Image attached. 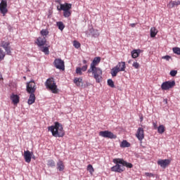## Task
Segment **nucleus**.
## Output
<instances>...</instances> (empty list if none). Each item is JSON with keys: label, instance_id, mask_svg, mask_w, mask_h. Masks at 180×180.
I'll use <instances>...</instances> for the list:
<instances>
[{"label": "nucleus", "instance_id": "35", "mask_svg": "<svg viewBox=\"0 0 180 180\" xmlns=\"http://www.w3.org/2000/svg\"><path fill=\"white\" fill-rule=\"evenodd\" d=\"M173 53L174 54H177V56H180V48L179 47H174L172 49Z\"/></svg>", "mask_w": 180, "mask_h": 180}, {"label": "nucleus", "instance_id": "21", "mask_svg": "<svg viewBox=\"0 0 180 180\" xmlns=\"http://www.w3.org/2000/svg\"><path fill=\"white\" fill-rule=\"evenodd\" d=\"M179 5H180V1H170L167 6L168 8H169L170 9H172V8H175V6H178Z\"/></svg>", "mask_w": 180, "mask_h": 180}, {"label": "nucleus", "instance_id": "25", "mask_svg": "<svg viewBox=\"0 0 180 180\" xmlns=\"http://www.w3.org/2000/svg\"><path fill=\"white\" fill-rule=\"evenodd\" d=\"M40 51H42V53H44V54H46V56H49V54H50V51L49 50V47L45 46H41V48H39Z\"/></svg>", "mask_w": 180, "mask_h": 180}, {"label": "nucleus", "instance_id": "30", "mask_svg": "<svg viewBox=\"0 0 180 180\" xmlns=\"http://www.w3.org/2000/svg\"><path fill=\"white\" fill-rule=\"evenodd\" d=\"M87 171L90 172L91 175H92L94 172H95V169H94V167L92 166V165H87Z\"/></svg>", "mask_w": 180, "mask_h": 180}, {"label": "nucleus", "instance_id": "26", "mask_svg": "<svg viewBox=\"0 0 180 180\" xmlns=\"http://www.w3.org/2000/svg\"><path fill=\"white\" fill-rule=\"evenodd\" d=\"M150 32V37H154L155 36H157V33H158V30H157L155 27H151Z\"/></svg>", "mask_w": 180, "mask_h": 180}, {"label": "nucleus", "instance_id": "46", "mask_svg": "<svg viewBox=\"0 0 180 180\" xmlns=\"http://www.w3.org/2000/svg\"><path fill=\"white\" fill-rule=\"evenodd\" d=\"M153 128L155 129V130H156V129H158V127L157 126V122H153Z\"/></svg>", "mask_w": 180, "mask_h": 180}, {"label": "nucleus", "instance_id": "12", "mask_svg": "<svg viewBox=\"0 0 180 180\" xmlns=\"http://www.w3.org/2000/svg\"><path fill=\"white\" fill-rule=\"evenodd\" d=\"M32 154H33V153H31L30 150L24 151L25 161V162H27V164H30V162L32 161Z\"/></svg>", "mask_w": 180, "mask_h": 180}, {"label": "nucleus", "instance_id": "41", "mask_svg": "<svg viewBox=\"0 0 180 180\" xmlns=\"http://www.w3.org/2000/svg\"><path fill=\"white\" fill-rule=\"evenodd\" d=\"M76 74H78L79 75H82V70L81 68H76Z\"/></svg>", "mask_w": 180, "mask_h": 180}, {"label": "nucleus", "instance_id": "49", "mask_svg": "<svg viewBox=\"0 0 180 180\" xmlns=\"http://www.w3.org/2000/svg\"><path fill=\"white\" fill-rule=\"evenodd\" d=\"M86 63H88V61H86V60H83V64H86Z\"/></svg>", "mask_w": 180, "mask_h": 180}, {"label": "nucleus", "instance_id": "52", "mask_svg": "<svg viewBox=\"0 0 180 180\" xmlns=\"http://www.w3.org/2000/svg\"><path fill=\"white\" fill-rule=\"evenodd\" d=\"M143 1H147V0H143Z\"/></svg>", "mask_w": 180, "mask_h": 180}, {"label": "nucleus", "instance_id": "8", "mask_svg": "<svg viewBox=\"0 0 180 180\" xmlns=\"http://www.w3.org/2000/svg\"><path fill=\"white\" fill-rule=\"evenodd\" d=\"M8 1L6 0H1L0 3V12L3 16H5L8 13Z\"/></svg>", "mask_w": 180, "mask_h": 180}, {"label": "nucleus", "instance_id": "31", "mask_svg": "<svg viewBox=\"0 0 180 180\" xmlns=\"http://www.w3.org/2000/svg\"><path fill=\"white\" fill-rule=\"evenodd\" d=\"M47 166L53 168V167H56V162H54V160H48Z\"/></svg>", "mask_w": 180, "mask_h": 180}, {"label": "nucleus", "instance_id": "45", "mask_svg": "<svg viewBox=\"0 0 180 180\" xmlns=\"http://www.w3.org/2000/svg\"><path fill=\"white\" fill-rule=\"evenodd\" d=\"M145 175H146V176H148L149 178L154 176V174L153 173H148V172H146Z\"/></svg>", "mask_w": 180, "mask_h": 180}, {"label": "nucleus", "instance_id": "40", "mask_svg": "<svg viewBox=\"0 0 180 180\" xmlns=\"http://www.w3.org/2000/svg\"><path fill=\"white\" fill-rule=\"evenodd\" d=\"M132 66L136 68V70H138V68H140V64L137 62H134L132 64Z\"/></svg>", "mask_w": 180, "mask_h": 180}, {"label": "nucleus", "instance_id": "24", "mask_svg": "<svg viewBox=\"0 0 180 180\" xmlns=\"http://www.w3.org/2000/svg\"><path fill=\"white\" fill-rule=\"evenodd\" d=\"M125 160L120 158L113 159L114 164H119L120 165H124Z\"/></svg>", "mask_w": 180, "mask_h": 180}, {"label": "nucleus", "instance_id": "33", "mask_svg": "<svg viewBox=\"0 0 180 180\" xmlns=\"http://www.w3.org/2000/svg\"><path fill=\"white\" fill-rule=\"evenodd\" d=\"M108 85L110 86V88H115V83L112 79H108L107 81Z\"/></svg>", "mask_w": 180, "mask_h": 180}, {"label": "nucleus", "instance_id": "36", "mask_svg": "<svg viewBox=\"0 0 180 180\" xmlns=\"http://www.w3.org/2000/svg\"><path fill=\"white\" fill-rule=\"evenodd\" d=\"M5 58V52H4V50L0 49V61H2Z\"/></svg>", "mask_w": 180, "mask_h": 180}, {"label": "nucleus", "instance_id": "42", "mask_svg": "<svg viewBox=\"0 0 180 180\" xmlns=\"http://www.w3.org/2000/svg\"><path fill=\"white\" fill-rule=\"evenodd\" d=\"M176 74H178V71L177 70H171L170 71L171 77H175L176 75Z\"/></svg>", "mask_w": 180, "mask_h": 180}, {"label": "nucleus", "instance_id": "51", "mask_svg": "<svg viewBox=\"0 0 180 180\" xmlns=\"http://www.w3.org/2000/svg\"><path fill=\"white\" fill-rule=\"evenodd\" d=\"M56 2H60V0L56 1Z\"/></svg>", "mask_w": 180, "mask_h": 180}, {"label": "nucleus", "instance_id": "43", "mask_svg": "<svg viewBox=\"0 0 180 180\" xmlns=\"http://www.w3.org/2000/svg\"><path fill=\"white\" fill-rule=\"evenodd\" d=\"M162 58L163 60H166V61H169V60H171V56L167 55V56H162Z\"/></svg>", "mask_w": 180, "mask_h": 180}, {"label": "nucleus", "instance_id": "18", "mask_svg": "<svg viewBox=\"0 0 180 180\" xmlns=\"http://www.w3.org/2000/svg\"><path fill=\"white\" fill-rule=\"evenodd\" d=\"M65 168V166H64V162L62 160H58L56 163V169L58 171H60V172H63L64 169Z\"/></svg>", "mask_w": 180, "mask_h": 180}, {"label": "nucleus", "instance_id": "48", "mask_svg": "<svg viewBox=\"0 0 180 180\" xmlns=\"http://www.w3.org/2000/svg\"><path fill=\"white\" fill-rule=\"evenodd\" d=\"M89 85H91V83L86 82V84H84V87L85 86H89Z\"/></svg>", "mask_w": 180, "mask_h": 180}, {"label": "nucleus", "instance_id": "13", "mask_svg": "<svg viewBox=\"0 0 180 180\" xmlns=\"http://www.w3.org/2000/svg\"><path fill=\"white\" fill-rule=\"evenodd\" d=\"M46 43H47V39H46V37H39L37 39L36 44L39 47H43V46H45Z\"/></svg>", "mask_w": 180, "mask_h": 180}, {"label": "nucleus", "instance_id": "38", "mask_svg": "<svg viewBox=\"0 0 180 180\" xmlns=\"http://www.w3.org/2000/svg\"><path fill=\"white\" fill-rule=\"evenodd\" d=\"M73 46L75 49H79V47H81V44L78 42V41H74Z\"/></svg>", "mask_w": 180, "mask_h": 180}, {"label": "nucleus", "instance_id": "5", "mask_svg": "<svg viewBox=\"0 0 180 180\" xmlns=\"http://www.w3.org/2000/svg\"><path fill=\"white\" fill-rule=\"evenodd\" d=\"M174 86H175V81H167L162 84L161 89L162 91H168V89H171Z\"/></svg>", "mask_w": 180, "mask_h": 180}, {"label": "nucleus", "instance_id": "3", "mask_svg": "<svg viewBox=\"0 0 180 180\" xmlns=\"http://www.w3.org/2000/svg\"><path fill=\"white\" fill-rule=\"evenodd\" d=\"M45 86L46 89H49L52 94H58V88L57 87V84L56 83V80L54 78H49L45 82Z\"/></svg>", "mask_w": 180, "mask_h": 180}, {"label": "nucleus", "instance_id": "27", "mask_svg": "<svg viewBox=\"0 0 180 180\" xmlns=\"http://www.w3.org/2000/svg\"><path fill=\"white\" fill-rule=\"evenodd\" d=\"M117 72H120L115 66L112 68L110 73H111L112 77H116V75H117Z\"/></svg>", "mask_w": 180, "mask_h": 180}, {"label": "nucleus", "instance_id": "29", "mask_svg": "<svg viewBox=\"0 0 180 180\" xmlns=\"http://www.w3.org/2000/svg\"><path fill=\"white\" fill-rule=\"evenodd\" d=\"M56 25L59 29V30H64V27H65V25H64V23L63 22H57Z\"/></svg>", "mask_w": 180, "mask_h": 180}, {"label": "nucleus", "instance_id": "20", "mask_svg": "<svg viewBox=\"0 0 180 180\" xmlns=\"http://www.w3.org/2000/svg\"><path fill=\"white\" fill-rule=\"evenodd\" d=\"M11 100L14 105H18V103L19 102V96L13 94L11 96Z\"/></svg>", "mask_w": 180, "mask_h": 180}, {"label": "nucleus", "instance_id": "37", "mask_svg": "<svg viewBox=\"0 0 180 180\" xmlns=\"http://www.w3.org/2000/svg\"><path fill=\"white\" fill-rule=\"evenodd\" d=\"M123 167H127V168H133V164L127 162V161H125L124 162Z\"/></svg>", "mask_w": 180, "mask_h": 180}, {"label": "nucleus", "instance_id": "14", "mask_svg": "<svg viewBox=\"0 0 180 180\" xmlns=\"http://www.w3.org/2000/svg\"><path fill=\"white\" fill-rule=\"evenodd\" d=\"M136 136L139 141H142L144 139V129L143 128H139Z\"/></svg>", "mask_w": 180, "mask_h": 180}, {"label": "nucleus", "instance_id": "15", "mask_svg": "<svg viewBox=\"0 0 180 180\" xmlns=\"http://www.w3.org/2000/svg\"><path fill=\"white\" fill-rule=\"evenodd\" d=\"M71 8H72V4L65 3L64 4H60V8H58V7L57 8H58V11H70V9H71Z\"/></svg>", "mask_w": 180, "mask_h": 180}, {"label": "nucleus", "instance_id": "39", "mask_svg": "<svg viewBox=\"0 0 180 180\" xmlns=\"http://www.w3.org/2000/svg\"><path fill=\"white\" fill-rule=\"evenodd\" d=\"M40 34H41V36L44 37V36H49V30H42L40 32Z\"/></svg>", "mask_w": 180, "mask_h": 180}, {"label": "nucleus", "instance_id": "23", "mask_svg": "<svg viewBox=\"0 0 180 180\" xmlns=\"http://www.w3.org/2000/svg\"><path fill=\"white\" fill-rule=\"evenodd\" d=\"M120 147H121L122 148H129L130 147V143H129L126 140H123L120 145Z\"/></svg>", "mask_w": 180, "mask_h": 180}, {"label": "nucleus", "instance_id": "16", "mask_svg": "<svg viewBox=\"0 0 180 180\" xmlns=\"http://www.w3.org/2000/svg\"><path fill=\"white\" fill-rule=\"evenodd\" d=\"M115 68H117L120 72L121 71H124V70H126V63L124 62L118 63L117 65L115 66Z\"/></svg>", "mask_w": 180, "mask_h": 180}, {"label": "nucleus", "instance_id": "1", "mask_svg": "<svg viewBox=\"0 0 180 180\" xmlns=\"http://www.w3.org/2000/svg\"><path fill=\"white\" fill-rule=\"evenodd\" d=\"M100 63L101 57L94 58L90 65V68L88 70L89 73L92 72L96 82H101V79H102V70L100 68L96 67Z\"/></svg>", "mask_w": 180, "mask_h": 180}, {"label": "nucleus", "instance_id": "22", "mask_svg": "<svg viewBox=\"0 0 180 180\" xmlns=\"http://www.w3.org/2000/svg\"><path fill=\"white\" fill-rule=\"evenodd\" d=\"M73 82L77 86H82V78L81 77H75Z\"/></svg>", "mask_w": 180, "mask_h": 180}, {"label": "nucleus", "instance_id": "9", "mask_svg": "<svg viewBox=\"0 0 180 180\" xmlns=\"http://www.w3.org/2000/svg\"><path fill=\"white\" fill-rule=\"evenodd\" d=\"M158 165H160L161 168H163V169H165L168 165L171 164V160L169 159H160L157 162Z\"/></svg>", "mask_w": 180, "mask_h": 180}, {"label": "nucleus", "instance_id": "19", "mask_svg": "<svg viewBox=\"0 0 180 180\" xmlns=\"http://www.w3.org/2000/svg\"><path fill=\"white\" fill-rule=\"evenodd\" d=\"M140 53H141V49L133 50L131 52L132 58H137V57H139V56H140Z\"/></svg>", "mask_w": 180, "mask_h": 180}, {"label": "nucleus", "instance_id": "34", "mask_svg": "<svg viewBox=\"0 0 180 180\" xmlns=\"http://www.w3.org/2000/svg\"><path fill=\"white\" fill-rule=\"evenodd\" d=\"M63 16L65 18H70L71 16V11H64Z\"/></svg>", "mask_w": 180, "mask_h": 180}, {"label": "nucleus", "instance_id": "4", "mask_svg": "<svg viewBox=\"0 0 180 180\" xmlns=\"http://www.w3.org/2000/svg\"><path fill=\"white\" fill-rule=\"evenodd\" d=\"M36 89H37V86H36V82H34V80L32 79L31 81L27 82L26 91L27 94H34L36 92Z\"/></svg>", "mask_w": 180, "mask_h": 180}, {"label": "nucleus", "instance_id": "11", "mask_svg": "<svg viewBox=\"0 0 180 180\" xmlns=\"http://www.w3.org/2000/svg\"><path fill=\"white\" fill-rule=\"evenodd\" d=\"M111 171H112V172H119L120 174H122V172L124 171V167L122 165L116 164L111 167Z\"/></svg>", "mask_w": 180, "mask_h": 180}, {"label": "nucleus", "instance_id": "6", "mask_svg": "<svg viewBox=\"0 0 180 180\" xmlns=\"http://www.w3.org/2000/svg\"><path fill=\"white\" fill-rule=\"evenodd\" d=\"M99 136L101 137H104L105 139H117V136L113 134V132L110 131H101L99 132Z\"/></svg>", "mask_w": 180, "mask_h": 180}, {"label": "nucleus", "instance_id": "28", "mask_svg": "<svg viewBox=\"0 0 180 180\" xmlns=\"http://www.w3.org/2000/svg\"><path fill=\"white\" fill-rule=\"evenodd\" d=\"M157 129H158V133H159V134H162L164 131H165V127L161 124L157 128Z\"/></svg>", "mask_w": 180, "mask_h": 180}, {"label": "nucleus", "instance_id": "17", "mask_svg": "<svg viewBox=\"0 0 180 180\" xmlns=\"http://www.w3.org/2000/svg\"><path fill=\"white\" fill-rule=\"evenodd\" d=\"M36 101V96L34 95V93H30V96L27 101L28 105H33L34 102Z\"/></svg>", "mask_w": 180, "mask_h": 180}, {"label": "nucleus", "instance_id": "44", "mask_svg": "<svg viewBox=\"0 0 180 180\" xmlns=\"http://www.w3.org/2000/svg\"><path fill=\"white\" fill-rule=\"evenodd\" d=\"M82 71L85 72L88 70V65H85L81 68Z\"/></svg>", "mask_w": 180, "mask_h": 180}, {"label": "nucleus", "instance_id": "32", "mask_svg": "<svg viewBox=\"0 0 180 180\" xmlns=\"http://www.w3.org/2000/svg\"><path fill=\"white\" fill-rule=\"evenodd\" d=\"M91 33L93 37H98L99 36V32L96 30H91Z\"/></svg>", "mask_w": 180, "mask_h": 180}, {"label": "nucleus", "instance_id": "10", "mask_svg": "<svg viewBox=\"0 0 180 180\" xmlns=\"http://www.w3.org/2000/svg\"><path fill=\"white\" fill-rule=\"evenodd\" d=\"M1 47H3L6 54H8V56H11L12 53L11 51V43L9 41H1Z\"/></svg>", "mask_w": 180, "mask_h": 180}, {"label": "nucleus", "instance_id": "2", "mask_svg": "<svg viewBox=\"0 0 180 180\" xmlns=\"http://www.w3.org/2000/svg\"><path fill=\"white\" fill-rule=\"evenodd\" d=\"M48 131L51 132L53 137H64L65 134L63 124L59 122H55L54 125L49 127Z\"/></svg>", "mask_w": 180, "mask_h": 180}, {"label": "nucleus", "instance_id": "47", "mask_svg": "<svg viewBox=\"0 0 180 180\" xmlns=\"http://www.w3.org/2000/svg\"><path fill=\"white\" fill-rule=\"evenodd\" d=\"M130 26L131 27H136V23H131V24H130Z\"/></svg>", "mask_w": 180, "mask_h": 180}, {"label": "nucleus", "instance_id": "7", "mask_svg": "<svg viewBox=\"0 0 180 180\" xmlns=\"http://www.w3.org/2000/svg\"><path fill=\"white\" fill-rule=\"evenodd\" d=\"M53 65H55L57 70H62L64 71L65 70V65H64V60H61V58H56L53 62Z\"/></svg>", "mask_w": 180, "mask_h": 180}, {"label": "nucleus", "instance_id": "50", "mask_svg": "<svg viewBox=\"0 0 180 180\" xmlns=\"http://www.w3.org/2000/svg\"><path fill=\"white\" fill-rule=\"evenodd\" d=\"M131 62V60H129V61H128L129 64H130Z\"/></svg>", "mask_w": 180, "mask_h": 180}]
</instances>
